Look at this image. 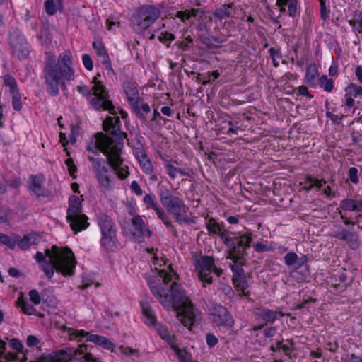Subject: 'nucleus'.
<instances>
[{
	"mask_svg": "<svg viewBox=\"0 0 362 362\" xmlns=\"http://www.w3.org/2000/svg\"><path fill=\"white\" fill-rule=\"evenodd\" d=\"M152 294L159 300L164 308L177 310V317L182 324L192 329V327L199 323L201 313L194 307L192 301L186 296L181 285L173 282L170 288L162 285H156L152 281L148 282Z\"/></svg>",
	"mask_w": 362,
	"mask_h": 362,
	"instance_id": "obj_1",
	"label": "nucleus"
},
{
	"mask_svg": "<svg viewBox=\"0 0 362 362\" xmlns=\"http://www.w3.org/2000/svg\"><path fill=\"white\" fill-rule=\"evenodd\" d=\"M73 56L70 50L60 53L57 62L54 54L47 53L45 58L44 74L47 92L52 96L59 93V86L66 89L65 81H73L75 72L73 68Z\"/></svg>",
	"mask_w": 362,
	"mask_h": 362,
	"instance_id": "obj_2",
	"label": "nucleus"
},
{
	"mask_svg": "<svg viewBox=\"0 0 362 362\" xmlns=\"http://www.w3.org/2000/svg\"><path fill=\"white\" fill-rule=\"evenodd\" d=\"M35 259L49 279L52 278L54 270L65 276L74 274L76 262L74 253L68 247L59 249L53 245L51 249H46L45 254L37 252Z\"/></svg>",
	"mask_w": 362,
	"mask_h": 362,
	"instance_id": "obj_3",
	"label": "nucleus"
},
{
	"mask_svg": "<svg viewBox=\"0 0 362 362\" xmlns=\"http://www.w3.org/2000/svg\"><path fill=\"white\" fill-rule=\"evenodd\" d=\"M119 123L120 120L118 117L108 116L106 117L103 121V129L110 132L113 137L106 136L102 132L97 133L95 135V141H91L87 146V151L98 154L99 150L106 156L107 159L108 155L113 152L115 145L122 141V138L119 134L120 132Z\"/></svg>",
	"mask_w": 362,
	"mask_h": 362,
	"instance_id": "obj_4",
	"label": "nucleus"
},
{
	"mask_svg": "<svg viewBox=\"0 0 362 362\" xmlns=\"http://www.w3.org/2000/svg\"><path fill=\"white\" fill-rule=\"evenodd\" d=\"M87 346L81 344L77 349L66 348L47 356H41L36 361L30 362H102L99 358L92 354L85 352Z\"/></svg>",
	"mask_w": 362,
	"mask_h": 362,
	"instance_id": "obj_5",
	"label": "nucleus"
},
{
	"mask_svg": "<svg viewBox=\"0 0 362 362\" xmlns=\"http://www.w3.org/2000/svg\"><path fill=\"white\" fill-rule=\"evenodd\" d=\"M206 228L209 235H218L223 243L228 247V254L232 252L233 256L238 249L245 246L250 247L252 240L251 233H245L234 237L228 235V231L224 230L223 225L218 223L214 218H211L207 223Z\"/></svg>",
	"mask_w": 362,
	"mask_h": 362,
	"instance_id": "obj_6",
	"label": "nucleus"
},
{
	"mask_svg": "<svg viewBox=\"0 0 362 362\" xmlns=\"http://www.w3.org/2000/svg\"><path fill=\"white\" fill-rule=\"evenodd\" d=\"M160 202L166 211L173 216L179 224L183 223H194L189 216H185L189 211V207L185 204L182 199L173 193L165 187L158 189Z\"/></svg>",
	"mask_w": 362,
	"mask_h": 362,
	"instance_id": "obj_7",
	"label": "nucleus"
},
{
	"mask_svg": "<svg viewBox=\"0 0 362 362\" xmlns=\"http://www.w3.org/2000/svg\"><path fill=\"white\" fill-rule=\"evenodd\" d=\"M250 247H242L240 249L236 250L237 252L233 256L232 252H230L227 255V259L232 260V263L230 264V267L233 272V282L238 288V291H243V296H247V293L245 291L248 287V283L247 281L243 266L247 264L246 257L247 256V249Z\"/></svg>",
	"mask_w": 362,
	"mask_h": 362,
	"instance_id": "obj_8",
	"label": "nucleus"
},
{
	"mask_svg": "<svg viewBox=\"0 0 362 362\" xmlns=\"http://www.w3.org/2000/svg\"><path fill=\"white\" fill-rule=\"evenodd\" d=\"M83 198L81 199L76 195H71L69 198L66 220L75 234L86 229L89 226L88 217L83 214Z\"/></svg>",
	"mask_w": 362,
	"mask_h": 362,
	"instance_id": "obj_9",
	"label": "nucleus"
},
{
	"mask_svg": "<svg viewBox=\"0 0 362 362\" xmlns=\"http://www.w3.org/2000/svg\"><path fill=\"white\" fill-rule=\"evenodd\" d=\"M160 13V9L153 5L139 7L132 18L133 28L138 33L146 30L156 22Z\"/></svg>",
	"mask_w": 362,
	"mask_h": 362,
	"instance_id": "obj_10",
	"label": "nucleus"
},
{
	"mask_svg": "<svg viewBox=\"0 0 362 362\" xmlns=\"http://www.w3.org/2000/svg\"><path fill=\"white\" fill-rule=\"evenodd\" d=\"M98 77H100V73H98L92 81L93 84L92 91L94 97L90 99V105L97 111H108L109 113H117L115 111V106L110 100L108 91L103 83L98 80Z\"/></svg>",
	"mask_w": 362,
	"mask_h": 362,
	"instance_id": "obj_11",
	"label": "nucleus"
},
{
	"mask_svg": "<svg viewBox=\"0 0 362 362\" xmlns=\"http://www.w3.org/2000/svg\"><path fill=\"white\" fill-rule=\"evenodd\" d=\"M97 221L102 234L101 246L106 251L115 250L117 248V230L112 219L106 214L100 212Z\"/></svg>",
	"mask_w": 362,
	"mask_h": 362,
	"instance_id": "obj_12",
	"label": "nucleus"
},
{
	"mask_svg": "<svg viewBox=\"0 0 362 362\" xmlns=\"http://www.w3.org/2000/svg\"><path fill=\"white\" fill-rule=\"evenodd\" d=\"M195 271L199 280L203 283V286L213 283L211 273L214 272L217 277L223 274V270L215 265L214 258L212 256L204 255L200 259H196Z\"/></svg>",
	"mask_w": 362,
	"mask_h": 362,
	"instance_id": "obj_13",
	"label": "nucleus"
},
{
	"mask_svg": "<svg viewBox=\"0 0 362 362\" xmlns=\"http://www.w3.org/2000/svg\"><path fill=\"white\" fill-rule=\"evenodd\" d=\"M9 46L14 57L20 60L26 59L30 52V46L21 30L13 28L9 33Z\"/></svg>",
	"mask_w": 362,
	"mask_h": 362,
	"instance_id": "obj_14",
	"label": "nucleus"
},
{
	"mask_svg": "<svg viewBox=\"0 0 362 362\" xmlns=\"http://www.w3.org/2000/svg\"><path fill=\"white\" fill-rule=\"evenodd\" d=\"M88 159L92 163L93 170L95 174L100 187L105 191L112 189L114 175L110 173L111 170L105 165L100 159L92 156H88Z\"/></svg>",
	"mask_w": 362,
	"mask_h": 362,
	"instance_id": "obj_15",
	"label": "nucleus"
},
{
	"mask_svg": "<svg viewBox=\"0 0 362 362\" xmlns=\"http://www.w3.org/2000/svg\"><path fill=\"white\" fill-rule=\"evenodd\" d=\"M123 145L122 141L115 144L113 152L108 155V158L107 159V164L112 168L115 174L121 180L127 178L129 175L128 167L124 165L123 160L121 158Z\"/></svg>",
	"mask_w": 362,
	"mask_h": 362,
	"instance_id": "obj_16",
	"label": "nucleus"
},
{
	"mask_svg": "<svg viewBox=\"0 0 362 362\" xmlns=\"http://www.w3.org/2000/svg\"><path fill=\"white\" fill-rule=\"evenodd\" d=\"M209 14V11L200 9L198 16L195 17L198 21L196 26L197 36L202 42H206L210 39L213 18Z\"/></svg>",
	"mask_w": 362,
	"mask_h": 362,
	"instance_id": "obj_17",
	"label": "nucleus"
},
{
	"mask_svg": "<svg viewBox=\"0 0 362 362\" xmlns=\"http://www.w3.org/2000/svg\"><path fill=\"white\" fill-rule=\"evenodd\" d=\"M132 228L130 229V233L132 238L138 243L144 241V237H151L152 232L148 228L145 221L139 215H134L132 221Z\"/></svg>",
	"mask_w": 362,
	"mask_h": 362,
	"instance_id": "obj_18",
	"label": "nucleus"
},
{
	"mask_svg": "<svg viewBox=\"0 0 362 362\" xmlns=\"http://www.w3.org/2000/svg\"><path fill=\"white\" fill-rule=\"evenodd\" d=\"M123 90L127 95L129 105L134 112L139 111V93L136 82L127 80L124 81Z\"/></svg>",
	"mask_w": 362,
	"mask_h": 362,
	"instance_id": "obj_19",
	"label": "nucleus"
},
{
	"mask_svg": "<svg viewBox=\"0 0 362 362\" xmlns=\"http://www.w3.org/2000/svg\"><path fill=\"white\" fill-rule=\"evenodd\" d=\"M93 47L95 50L97 57H98L101 64L105 66L106 70L107 71V74L109 76L115 74L110 57L103 43L100 40L94 41L93 42Z\"/></svg>",
	"mask_w": 362,
	"mask_h": 362,
	"instance_id": "obj_20",
	"label": "nucleus"
},
{
	"mask_svg": "<svg viewBox=\"0 0 362 362\" xmlns=\"http://www.w3.org/2000/svg\"><path fill=\"white\" fill-rule=\"evenodd\" d=\"M210 312L216 325H230L231 316L226 308L218 304H214L210 309Z\"/></svg>",
	"mask_w": 362,
	"mask_h": 362,
	"instance_id": "obj_21",
	"label": "nucleus"
},
{
	"mask_svg": "<svg viewBox=\"0 0 362 362\" xmlns=\"http://www.w3.org/2000/svg\"><path fill=\"white\" fill-rule=\"evenodd\" d=\"M284 259L286 265L293 271H296L302 267L308 260L306 255H300L298 256V254L293 252L287 253Z\"/></svg>",
	"mask_w": 362,
	"mask_h": 362,
	"instance_id": "obj_22",
	"label": "nucleus"
},
{
	"mask_svg": "<svg viewBox=\"0 0 362 362\" xmlns=\"http://www.w3.org/2000/svg\"><path fill=\"white\" fill-rule=\"evenodd\" d=\"M153 326L154 327L160 337L170 344L171 348L173 350H175L176 352H178L180 351V349L178 348L177 345L175 344L174 341V335L170 334L166 326L161 325L158 322L155 323Z\"/></svg>",
	"mask_w": 362,
	"mask_h": 362,
	"instance_id": "obj_23",
	"label": "nucleus"
},
{
	"mask_svg": "<svg viewBox=\"0 0 362 362\" xmlns=\"http://www.w3.org/2000/svg\"><path fill=\"white\" fill-rule=\"evenodd\" d=\"M45 177L42 174L32 175L28 182L29 189L37 197L43 195Z\"/></svg>",
	"mask_w": 362,
	"mask_h": 362,
	"instance_id": "obj_24",
	"label": "nucleus"
},
{
	"mask_svg": "<svg viewBox=\"0 0 362 362\" xmlns=\"http://www.w3.org/2000/svg\"><path fill=\"white\" fill-rule=\"evenodd\" d=\"M334 236L339 240L346 241L352 249L356 248L358 246V235L353 231L342 228L336 232Z\"/></svg>",
	"mask_w": 362,
	"mask_h": 362,
	"instance_id": "obj_25",
	"label": "nucleus"
},
{
	"mask_svg": "<svg viewBox=\"0 0 362 362\" xmlns=\"http://www.w3.org/2000/svg\"><path fill=\"white\" fill-rule=\"evenodd\" d=\"M319 71L315 64H310L306 69L305 82L310 87L316 88L319 83Z\"/></svg>",
	"mask_w": 362,
	"mask_h": 362,
	"instance_id": "obj_26",
	"label": "nucleus"
},
{
	"mask_svg": "<svg viewBox=\"0 0 362 362\" xmlns=\"http://www.w3.org/2000/svg\"><path fill=\"white\" fill-rule=\"evenodd\" d=\"M41 240V236L36 233H30L24 235L23 238H17L18 246L21 250H27L31 245L37 244Z\"/></svg>",
	"mask_w": 362,
	"mask_h": 362,
	"instance_id": "obj_27",
	"label": "nucleus"
},
{
	"mask_svg": "<svg viewBox=\"0 0 362 362\" xmlns=\"http://www.w3.org/2000/svg\"><path fill=\"white\" fill-rule=\"evenodd\" d=\"M298 0H276V5L279 7L281 13L288 11V15L294 18L298 13Z\"/></svg>",
	"mask_w": 362,
	"mask_h": 362,
	"instance_id": "obj_28",
	"label": "nucleus"
},
{
	"mask_svg": "<svg viewBox=\"0 0 362 362\" xmlns=\"http://www.w3.org/2000/svg\"><path fill=\"white\" fill-rule=\"evenodd\" d=\"M88 341L95 343L107 350H110L112 352L115 351V344L110 339L105 337L93 334L88 335Z\"/></svg>",
	"mask_w": 362,
	"mask_h": 362,
	"instance_id": "obj_29",
	"label": "nucleus"
},
{
	"mask_svg": "<svg viewBox=\"0 0 362 362\" xmlns=\"http://www.w3.org/2000/svg\"><path fill=\"white\" fill-rule=\"evenodd\" d=\"M143 202L146 209H153L156 213L159 219L164 218L167 212L164 209L160 207L154 200V197L151 194H147L144 197Z\"/></svg>",
	"mask_w": 362,
	"mask_h": 362,
	"instance_id": "obj_30",
	"label": "nucleus"
},
{
	"mask_svg": "<svg viewBox=\"0 0 362 362\" xmlns=\"http://www.w3.org/2000/svg\"><path fill=\"white\" fill-rule=\"evenodd\" d=\"M165 168L167 170L168 175L171 179H175L177 176V174L186 176L189 178L192 177L193 173L191 170L177 168L170 162L168 161L165 164Z\"/></svg>",
	"mask_w": 362,
	"mask_h": 362,
	"instance_id": "obj_31",
	"label": "nucleus"
},
{
	"mask_svg": "<svg viewBox=\"0 0 362 362\" xmlns=\"http://www.w3.org/2000/svg\"><path fill=\"white\" fill-rule=\"evenodd\" d=\"M199 12V8H194L191 9H186L185 11H179L175 14L174 18H177L180 19L182 23H186L187 21H189L192 17L195 18L196 16H198Z\"/></svg>",
	"mask_w": 362,
	"mask_h": 362,
	"instance_id": "obj_32",
	"label": "nucleus"
},
{
	"mask_svg": "<svg viewBox=\"0 0 362 362\" xmlns=\"http://www.w3.org/2000/svg\"><path fill=\"white\" fill-rule=\"evenodd\" d=\"M278 315L281 316L284 315L281 312L278 313L265 308H262L258 314V315L267 323H274L277 319Z\"/></svg>",
	"mask_w": 362,
	"mask_h": 362,
	"instance_id": "obj_33",
	"label": "nucleus"
},
{
	"mask_svg": "<svg viewBox=\"0 0 362 362\" xmlns=\"http://www.w3.org/2000/svg\"><path fill=\"white\" fill-rule=\"evenodd\" d=\"M139 119L146 124L153 127V122H156L161 125L162 122H165V119L160 115H137Z\"/></svg>",
	"mask_w": 362,
	"mask_h": 362,
	"instance_id": "obj_34",
	"label": "nucleus"
},
{
	"mask_svg": "<svg viewBox=\"0 0 362 362\" xmlns=\"http://www.w3.org/2000/svg\"><path fill=\"white\" fill-rule=\"evenodd\" d=\"M1 78L3 80L4 86L9 88V91L11 95L19 93L18 86L16 80L14 77H13L10 74H6L1 76Z\"/></svg>",
	"mask_w": 362,
	"mask_h": 362,
	"instance_id": "obj_35",
	"label": "nucleus"
},
{
	"mask_svg": "<svg viewBox=\"0 0 362 362\" xmlns=\"http://www.w3.org/2000/svg\"><path fill=\"white\" fill-rule=\"evenodd\" d=\"M142 313L146 319V325L148 326H153L157 322L156 317L154 315L151 307L146 303H141Z\"/></svg>",
	"mask_w": 362,
	"mask_h": 362,
	"instance_id": "obj_36",
	"label": "nucleus"
},
{
	"mask_svg": "<svg viewBox=\"0 0 362 362\" xmlns=\"http://www.w3.org/2000/svg\"><path fill=\"white\" fill-rule=\"evenodd\" d=\"M233 6V3H230L229 4H225L221 8L216 9L214 15L218 20L221 21L226 17L232 16L230 8Z\"/></svg>",
	"mask_w": 362,
	"mask_h": 362,
	"instance_id": "obj_37",
	"label": "nucleus"
},
{
	"mask_svg": "<svg viewBox=\"0 0 362 362\" xmlns=\"http://www.w3.org/2000/svg\"><path fill=\"white\" fill-rule=\"evenodd\" d=\"M304 183L303 189L307 192H310L314 187L319 190L323 185L321 180L310 176L306 177Z\"/></svg>",
	"mask_w": 362,
	"mask_h": 362,
	"instance_id": "obj_38",
	"label": "nucleus"
},
{
	"mask_svg": "<svg viewBox=\"0 0 362 362\" xmlns=\"http://www.w3.org/2000/svg\"><path fill=\"white\" fill-rule=\"evenodd\" d=\"M17 238H20V235H13V237H11L4 233H0V242L11 249H14L17 243Z\"/></svg>",
	"mask_w": 362,
	"mask_h": 362,
	"instance_id": "obj_39",
	"label": "nucleus"
},
{
	"mask_svg": "<svg viewBox=\"0 0 362 362\" xmlns=\"http://www.w3.org/2000/svg\"><path fill=\"white\" fill-rule=\"evenodd\" d=\"M16 305L18 307L21 308V310L23 313L26 315H33L35 314L36 311L34 306L26 301H24L23 299L18 298L16 301Z\"/></svg>",
	"mask_w": 362,
	"mask_h": 362,
	"instance_id": "obj_40",
	"label": "nucleus"
},
{
	"mask_svg": "<svg viewBox=\"0 0 362 362\" xmlns=\"http://www.w3.org/2000/svg\"><path fill=\"white\" fill-rule=\"evenodd\" d=\"M358 199H345L340 202V207L344 211H356Z\"/></svg>",
	"mask_w": 362,
	"mask_h": 362,
	"instance_id": "obj_41",
	"label": "nucleus"
},
{
	"mask_svg": "<svg viewBox=\"0 0 362 362\" xmlns=\"http://www.w3.org/2000/svg\"><path fill=\"white\" fill-rule=\"evenodd\" d=\"M346 95L351 97H361L362 98V87L354 83H351L346 87Z\"/></svg>",
	"mask_w": 362,
	"mask_h": 362,
	"instance_id": "obj_42",
	"label": "nucleus"
},
{
	"mask_svg": "<svg viewBox=\"0 0 362 362\" xmlns=\"http://www.w3.org/2000/svg\"><path fill=\"white\" fill-rule=\"evenodd\" d=\"M175 39V35L168 33L167 31L160 32L158 36V40L160 42L165 45L168 47H170V44Z\"/></svg>",
	"mask_w": 362,
	"mask_h": 362,
	"instance_id": "obj_43",
	"label": "nucleus"
},
{
	"mask_svg": "<svg viewBox=\"0 0 362 362\" xmlns=\"http://www.w3.org/2000/svg\"><path fill=\"white\" fill-rule=\"evenodd\" d=\"M68 334L70 336V338L71 339H78L81 340V339L83 337H86V340L88 341V335H91L92 334L88 333L83 329L81 330H76L74 329L69 328L68 329Z\"/></svg>",
	"mask_w": 362,
	"mask_h": 362,
	"instance_id": "obj_44",
	"label": "nucleus"
},
{
	"mask_svg": "<svg viewBox=\"0 0 362 362\" xmlns=\"http://www.w3.org/2000/svg\"><path fill=\"white\" fill-rule=\"evenodd\" d=\"M320 86L326 92H331L334 88V81L332 79H329L326 75H322L320 78Z\"/></svg>",
	"mask_w": 362,
	"mask_h": 362,
	"instance_id": "obj_45",
	"label": "nucleus"
},
{
	"mask_svg": "<svg viewBox=\"0 0 362 362\" xmlns=\"http://www.w3.org/2000/svg\"><path fill=\"white\" fill-rule=\"evenodd\" d=\"M141 168L143 171L146 174H151L153 173V165L148 157L139 160Z\"/></svg>",
	"mask_w": 362,
	"mask_h": 362,
	"instance_id": "obj_46",
	"label": "nucleus"
},
{
	"mask_svg": "<svg viewBox=\"0 0 362 362\" xmlns=\"http://www.w3.org/2000/svg\"><path fill=\"white\" fill-rule=\"evenodd\" d=\"M58 0H47L45 2V8L48 15H54L57 12L56 2Z\"/></svg>",
	"mask_w": 362,
	"mask_h": 362,
	"instance_id": "obj_47",
	"label": "nucleus"
},
{
	"mask_svg": "<svg viewBox=\"0 0 362 362\" xmlns=\"http://www.w3.org/2000/svg\"><path fill=\"white\" fill-rule=\"evenodd\" d=\"M160 220H161L163 224L172 231L174 236L177 237V231L172 222L169 220L168 214L165 215L164 218H161Z\"/></svg>",
	"mask_w": 362,
	"mask_h": 362,
	"instance_id": "obj_48",
	"label": "nucleus"
},
{
	"mask_svg": "<svg viewBox=\"0 0 362 362\" xmlns=\"http://www.w3.org/2000/svg\"><path fill=\"white\" fill-rule=\"evenodd\" d=\"M12 105L16 111H20L22 107L20 92L16 94H12Z\"/></svg>",
	"mask_w": 362,
	"mask_h": 362,
	"instance_id": "obj_49",
	"label": "nucleus"
},
{
	"mask_svg": "<svg viewBox=\"0 0 362 362\" xmlns=\"http://www.w3.org/2000/svg\"><path fill=\"white\" fill-rule=\"evenodd\" d=\"M82 61L85 68L91 71L93 69V63L90 56L88 54H83L82 55Z\"/></svg>",
	"mask_w": 362,
	"mask_h": 362,
	"instance_id": "obj_50",
	"label": "nucleus"
},
{
	"mask_svg": "<svg viewBox=\"0 0 362 362\" xmlns=\"http://www.w3.org/2000/svg\"><path fill=\"white\" fill-rule=\"evenodd\" d=\"M349 177L352 183L357 184L358 182V169L356 168L351 167L349 168Z\"/></svg>",
	"mask_w": 362,
	"mask_h": 362,
	"instance_id": "obj_51",
	"label": "nucleus"
},
{
	"mask_svg": "<svg viewBox=\"0 0 362 362\" xmlns=\"http://www.w3.org/2000/svg\"><path fill=\"white\" fill-rule=\"evenodd\" d=\"M29 296L30 300L35 305H39L41 302V298L38 291L35 289H32L29 291Z\"/></svg>",
	"mask_w": 362,
	"mask_h": 362,
	"instance_id": "obj_52",
	"label": "nucleus"
},
{
	"mask_svg": "<svg viewBox=\"0 0 362 362\" xmlns=\"http://www.w3.org/2000/svg\"><path fill=\"white\" fill-rule=\"evenodd\" d=\"M158 276L163 279V282L165 285H167L169 282L173 280V276L170 273H168L165 270H160Z\"/></svg>",
	"mask_w": 362,
	"mask_h": 362,
	"instance_id": "obj_53",
	"label": "nucleus"
},
{
	"mask_svg": "<svg viewBox=\"0 0 362 362\" xmlns=\"http://www.w3.org/2000/svg\"><path fill=\"white\" fill-rule=\"evenodd\" d=\"M229 125H230V127L228 128L226 134L228 135H231L233 134H238V132L239 130H242L240 126H238V122H235V123L232 122H229Z\"/></svg>",
	"mask_w": 362,
	"mask_h": 362,
	"instance_id": "obj_54",
	"label": "nucleus"
},
{
	"mask_svg": "<svg viewBox=\"0 0 362 362\" xmlns=\"http://www.w3.org/2000/svg\"><path fill=\"white\" fill-rule=\"evenodd\" d=\"M131 190L137 196H141L143 193L142 189L139 182L136 180L132 182L130 185Z\"/></svg>",
	"mask_w": 362,
	"mask_h": 362,
	"instance_id": "obj_55",
	"label": "nucleus"
},
{
	"mask_svg": "<svg viewBox=\"0 0 362 362\" xmlns=\"http://www.w3.org/2000/svg\"><path fill=\"white\" fill-rule=\"evenodd\" d=\"M320 15L321 18L325 21L329 17V10L328 7L326 6V2L322 1L320 3Z\"/></svg>",
	"mask_w": 362,
	"mask_h": 362,
	"instance_id": "obj_56",
	"label": "nucleus"
},
{
	"mask_svg": "<svg viewBox=\"0 0 362 362\" xmlns=\"http://www.w3.org/2000/svg\"><path fill=\"white\" fill-rule=\"evenodd\" d=\"M71 134L69 136L70 141L72 144H74L76 141V136L78 134V125H74L71 124L70 125Z\"/></svg>",
	"mask_w": 362,
	"mask_h": 362,
	"instance_id": "obj_57",
	"label": "nucleus"
},
{
	"mask_svg": "<svg viewBox=\"0 0 362 362\" xmlns=\"http://www.w3.org/2000/svg\"><path fill=\"white\" fill-rule=\"evenodd\" d=\"M65 163L69 168V172L70 175L75 177V176H74V174L76 172L77 168H76V166L74 163L73 159L71 158H68L65 161Z\"/></svg>",
	"mask_w": 362,
	"mask_h": 362,
	"instance_id": "obj_58",
	"label": "nucleus"
},
{
	"mask_svg": "<svg viewBox=\"0 0 362 362\" xmlns=\"http://www.w3.org/2000/svg\"><path fill=\"white\" fill-rule=\"evenodd\" d=\"M206 339L207 345L210 348L214 347L218 341L217 337L211 333L206 334Z\"/></svg>",
	"mask_w": 362,
	"mask_h": 362,
	"instance_id": "obj_59",
	"label": "nucleus"
},
{
	"mask_svg": "<svg viewBox=\"0 0 362 362\" xmlns=\"http://www.w3.org/2000/svg\"><path fill=\"white\" fill-rule=\"evenodd\" d=\"M277 346L281 347L286 356H288L290 358H293L291 356V348L288 345L282 344V341H277Z\"/></svg>",
	"mask_w": 362,
	"mask_h": 362,
	"instance_id": "obj_60",
	"label": "nucleus"
},
{
	"mask_svg": "<svg viewBox=\"0 0 362 362\" xmlns=\"http://www.w3.org/2000/svg\"><path fill=\"white\" fill-rule=\"evenodd\" d=\"M339 346V345L336 341L334 342L329 341L325 344V349L333 353L337 352Z\"/></svg>",
	"mask_w": 362,
	"mask_h": 362,
	"instance_id": "obj_61",
	"label": "nucleus"
},
{
	"mask_svg": "<svg viewBox=\"0 0 362 362\" xmlns=\"http://www.w3.org/2000/svg\"><path fill=\"white\" fill-rule=\"evenodd\" d=\"M10 344L13 349H15L18 351H22L23 346L21 343V341H18V339H11Z\"/></svg>",
	"mask_w": 362,
	"mask_h": 362,
	"instance_id": "obj_62",
	"label": "nucleus"
},
{
	"mask_svg": "<svg viewBox=\"0 0 362 362\" xmlns=\"http://www.w3.org/2000/svg\"><path fill=\"white\" fill-rule=\"evenodd\" d=\"M119 349L120 350L121 353H122L125 355H131V354H134L138 353L137 350L133 349L128 346H119Z\"/></svg>",
	"mask_w": 362,
	"mask_h": 362,
	"instance_id": "obj_63",
	"label": "nucleus"
},
{
	"mask_svg": "<svg viewBox=\"0 0 362 362\" xmlns=\"http://www.w3.org/2000/svg\"><path fill=\"white\" fill-rule=\"evenodd\" d=\"M344 362H362V358L354 354L347 355Z\"/></svg>",
	"mask_w": 362,
	"mask_h": 362,
	"instance_id": "obj_64",
	"label": "nucleus"
}]
</instances>
